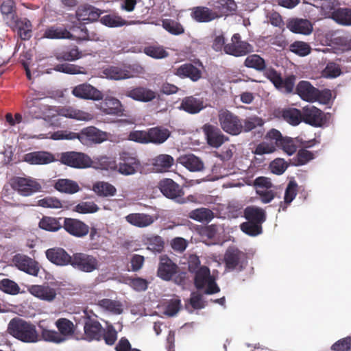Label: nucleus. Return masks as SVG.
I'll use <instances>...</instances> for the list:
<instances>
[{"label":"nucleus","mask_w":351,"mask_h":351,"mask_svg":"<svg viewBox=\"0 0 351 351\" xmlns=\"http://www.w3.org/2000/svg\"><path fill=\"white\" fill-rule=\"evenodd\" d=\"M8 332L16 339L25 343H35L39 340L36 327L21 318H14L8 324Z\"/></svg>","instance_id":"nucleus-1"},{"label":"nucleus","mask_w":351,"mask_h":351,"mask_svg":"<svg viewBox=\"0 0 351 351\" xmlns=\"http://www.w3.org/2000/svg\"><path fill=\"white\" fill-rule=\"evenodd\" d=\"M70 265L78 271L91 273L99 269L100 263L97 258L92 254L75 252L72 255Z\"/></svg>","instance_id":"nucleus-2"},{"label":"nucleus","mask_w":351,"mask_h":351,"mask_svg":"<svg viewBox=\"0 0 351 351\" xmlns=\"http://www.w3.org/2000/svg\"><path fill=\"white\" fill-rule=\"evenodd\" d=\"M12 189L19 195L27 197L40 191V182L31 177H15L11 181Z\"/></svg>","instance_id":"nucleus-3"},{"label":"nucleus","mask_w":351,"mask_h":351,"mask_svg":"<svg viewBox=\"0 0 351 351\" xmlns=\"http://www.w3.org/2000/svg\"><path fill=\"white\" fill-rule=\"evenodd\" d=\"M84 334L81 339L88 341L101 340L104 328L97 320V316L95 315L94 317H91L87 311H84Z\"/></svg>","instance_id":"nucleus-4"},{"label":"nucleus","mask_w":351,"mask_h":351,"mask_svg":"<svg viewBox=\"0 0 351 351\" xmlns=\"http://www.w3.org/2000/svg\"><path fill=\"white\" fill-rule=\"evenodd\" d=\"M219 121L221 128L231 135H238L243 132V124L238 116L228 110L219 112Z\"/></svg>","instance_id":"nucleus-5"},{"label":"nucleus","mask_w":351,"mask_h":351,"mask_svg":"<svg viewBox=\"0 0 351 351\" xmlns=\"http://www.w3.org/2000/svg\"><path fill=\"white\" fill-rule=\"evenodd\" d=\"M60 161L62 164L75 169H86L93 164L88 155L73 151L61 153Z\"/></svg>","instance_id":"nucleus-6"},{"label":"nucleus","mask_w":351,"mask_h":351,"mask_svg":"<svg viewBox=\"0 0 351 351\" xmlns=\"http://www.w3.org/2000/svg\"><path fill=\"white\" fill-rule=\"evenodd\" d=\"M253 51V46L247 41L242 40L239 33L234 34L230 43H227L224 47L225 53L234 57L244 56Z\"/></svg>","instance_id":"nucleus-7"},{"label":"nucleus","mask_w":351,"mask_h":351,"mask_svg":"<svg viewBox=\"0 0 351 351\" xmlns=\"http://www.w3.org/2000/svg\"><path fill=\"white\" fill-rule=\"evenodd\" d=\"M223 261L226 269L241 271L247 264L246 254L235 247H229L224 254Z\"/></svg>","instance_id":"nucleus-8"},{"label":"nucleus","mask_w":351,"mask_h":351,"mask_svg":"<svg viewBox=\"0 0 351 351\" xmlns=\"http://www.w3.org/2000/svg\"><path fill=\"white\" fill-rule=\"evenodd\" d=\"M141 167L139 160L129 153L123 152L119 158L116 169L122 175L130 176L135 174Z\"/></svg>","instance_id":"nucleus-9"},{"label":"nucleus","mask_w":351,"mask_h":351,"mask_svg":"<svg viewBox=\"0 0 351 351\" xmlns=\"http://www.w3.org/2000/svg\"><path fill=\"white\" fill-rule=\"evenodd\" d=\"M76 138L84 145L101 143L106 140L107 133L93 126L87 127L76 133Z\"/></svg>","instance_id":"nucleus-10"},{"label":"nucleus","mask_w":351,"mask_h":351,"mask_svg":"<svg viewBox=\"0 0 351 351\" xmlns=\"http://www.w3.org/2000/svg\"><path fill=\"white\" fill-rule=\"evenodd\" d=\"M62 228L69 234L77 238L84 237L89 232V227L87 224L74 218H64Z\"/></svg>","instance_id":"nucleus-11"},{"label":"nucleus","mask_w":351,"mask_h":351,"mask_svg":"<svg viewBox=\"0 0 351 351\" xmlns=\"http://www.w3.org/2000/svg\"><path fill=\"white\" fill-rule=\"evenodd\" d=\"M207 143L215 148L219 147L228 138L217 126L206 123L202 127Z\"/></svg>","instance_id":"nucleus-12"},{"label":"nucleus","mask_w":351,"mask_h":351,"mask_svg":"<svg viewBox=\"0 0 351 351\" xmlns=\"http://www.w3.org/2000/svg\"><path fill=\"white\" fill-rule=\"evenodd\" d=\"M302 121L315 127H321L324 124L325 115L324 112L315 106H306L302 112Z\"/></svg>","instance_id":"nucleus-13"},{"label":"nucleus","mask_w":351,"mask_h":351,"mask_svg":"<svg viewBox=\"0 0 351 351\" xmlns=\"http://www.w3.org/2000/svg\"><path fill=\"white\" fill-rule=\"evenodd\" d=\"M160 192L166 197L176 199L184 195V191L181 186L170 178H164L158 183Z\"/></svg>","instance_id":"nucleus-14"},{"label":"nucleus","mask_w":351,"mask_h":351,"mask_svg":"<svg viewBox=\"0 0 351 351\" xmlns=\"http://www.w3.org/2000/svg\"><path fill=\"white\" fill-rule=\"evenodd\" d=\"M178 267L167 255L160 257L157 276L163 280L169 281L177 273Z\"/></svg>","instance_id":"nucleus-15"},{"label":"nucleus","mask_w":351,"mask_h":351,"mask_svg":"<svg viewBox=\"0 0 351 351\" xmlns=\"http://www.w3.org/2000/svg\"><path fill=\"white\" fill-rule=\"evenodd\" d=\"M9 26L18 32L19 37L24 40H28L32 36V23L26 18H19L18 16H12V21L7 22Z\"/></svg>","instance_id":"nucleus-16"},{"label":"nucleus","mask_w":351,"mask_h":351,"mask_svg":"<svg viewBox=\"0 0 351 351\" xmlns=\"http://www.w3.org/2000/svg\"><path fill=\"white\" fill-rule=\"evenodd\" d=\"M14 265L21 271L36 276L39 272L38 263L26 255L18 254L13 258Z\"/></svg>","instance_id":"nucleus-17"},{"label":"nucleus","mask_w":351,"mask_h":351,"mask_svg":"<svg viewBox=\"0 0 351 351\" xmlns=\"http://www.w3.org/2000/svg\"><path fill=\"white\" fill-rule=\"evenodd\" d=\"M28 291L34 297L49 302H53L57 295L56 289L47 283L31 285L28 287Z\"/></svg>","instance_id":"nucleus-18"},{"label":"nucleus","mask_w":351,"mask_h":351,"mask_svg":"<svg viewBox=\"0 0 351 351\" xmlns=\"http://www.w3.org/2000/svg\"><path fill=\"white\" fill-rule=\"evenodd\" d=\"M99 109L106 114L123 116L124 108L121 101L114 97H107L99 105Z\"/></svg>","instance_id":"nucleus-19"},{"label":"nucleus","mask_w":351,"mask_h":351,"mask_svg":"<svg viewBox=\"0 0 351 351\" xmlns=\"http://www.w3.org/2000/svg\"><path fill=\"white\" fill-rule=\"evenodd\" d=\"M125 95L135 101L147 103L156 99L157 93L145 86H136L128 90Z\"/></svg>","instance_id":"nucleus-20"},{"label":"nucleus","mask_w":351,"mask_h":351,"mask_svg":"<svg viewBox=\"0 0 351 351\" xmlns=\"http://www.w3.org/2000/svg\"><path fill=\"white\" fill-rule=\"evenodd\" d=\"M72 93L76 97L85 99L100 100L103 97L101 91L88 84H82L76 86L73 89Z\"/></svg>","instance_id":"nucleus-21"},{"label":"nucleus","mask_w":351,"mask_h":351,"mask_svg":"<svg viewBox=\"0 0 351 351\" xmlns=\"http://www.w3.org/2000/svg\"><path fill=\"white\" fill-rule=\"evenodd\" d=\"M45 254L47 259L56 265L66 266L71 265L72 256L69 255L63 248H50L46 251Z\"/></svg>","instance_id":"nucleus-22"},{"label":"nucleus","mask_w":351,"mask_h":351,"mask_svg":"<svg viewBox=\"0 0 351 351\" xmlns=\"http://www.w3.org/2000/svg\"><path fill=\"white\" fill-rule=\"evenodd\" d=\"M296 93L306 101L313 102L317 100L319 90L308 81H300L295 88Z\"/></svg>","instance_id":"nucleus-23"},{"label":"nucleus","mask_w":351,"mask_h":351,"mask_svg":"<svg viewBox=\"0 0 351 351\" xmlns=\"http://www.w3.org/2000/svg\"><path fill=\"white\" fill-rule=\"evenodd\" d=\"M173 74L180 78H189L193 82H197L202 77V71L191 63H184L173 69Z\"/></svg>","instance_id":"nucleus-24"},{"label":"nucleus","mask_w":351,"mask_h":351,"mask_svg":"<svg viewBox=\"0 0 351 351\" xmlns=\"http://www.w3.org/2000/svg\"><path fill=\"white\" fill-rule=\"evenodd\" d=\"M212 7L217 15V19L234 14L237 9V5L234 0L213 1Z\"/></svg>","instance_id":"nucleus-25"},{"label":"nucleus","mask_w":351,"mask_h":351,"mask_svg":"<svg viewBox=\"0 0 351 351\" xmlns=\"http://www.w3.org/2000/svg\"><path fill=\"white\" fill-rule=\"evenodd\" d=\"M191 17L197 23H209L217 19L213 8L206 6H196L191 9Z\"/></svg>","instance_id":"nucleus-26"},{"label":"nucleus","mask_w":351,"mask_h":351,"mask_svg":"<svg viewBox=\"0 0 351 351\" xmlns=\"http://www.w3.org/2000/svg\"><path fill=\"white\" fill-rule=\"evenodd\" d=\"M173 165V158L171 155L166 154H158L151 160V165L156 173L168 172Z\"/></svg>","instance_id":"nucleus-27"},{"label":"nucleus","mask_w":351,"mask_h":351,"mask_svg":"<svg viewBox=\"0 0 351 351\" xmlns=\"http://www.w3.org/2000/svg\"><path fill=\"white\" fill-rule=\"evenodd\" d=\"M147 134L149 143L160 145L170 137L171 132L163 126H156L147 129Z\"/></svg>","instance_id":"nucleus-28"},{"label":"nucleus","mask_w":351,"mask_h":351,"mask_svg":"<svg viewBox=\"0 0 351 351\" xmlns=\"http://www.w3.org/2000/svg\"><path fill=\"white\" fill-rule=\"evenodd\" d=\"M24 160L31 165H47L55 160L54 156L47 152L38 151L26 154Z\"/></svg>","instance_id":"nucleus-29"},{"label":"nucleus","mask_w":351,"mask_h":351,"mask_svg":"<svg viewBox=\"0 0 351 351\" xmlns=\"http://www.w3.org/2000/svg\"><path fill=\"white\" fill-rule=\"evenodd\" d=\"M102 74L108 79L121 80L134 77L131 71L118 66H108L102 71Z\"/></svg>","instance_id":"nucleus-30"},{"label":"nucleus","mask_w":351,"mask_h":351,"mask_svg":"<svg viewBox=\"0 0 351 351\" xmlns=\"http://www.w3.org/2000/svg\"><path fill=\"white\" fill-rule=\"evenodd\" d=\"M205 108L202 98L193 96L184 97L181 102L180 108L189 114H197Z\"/></svg>","instance_id":"nucleus-31"},{"label":"nucleus","mask_w":351,"mask_h":351,"mask_svg":"<svg viewBox=\"0 0 351 351\" xmlns=\"http://www.w3.org/2000/svg\"><path fill=\"white\" fill-rule=\"evenodd\" d=\"M330 18L341 26H351V8L339 7L330 12Z\"/></svg>","instance_id":"nucleus-32"},{"label":"nucleus","mask_w":351,"mask_h":351,"mask_svg":"<svg viewBox=\"0 0 351 351\" xmlns=\"http://www.w3.org/2000/svg\"><path fill=\"white\" fill-rule=\"evenodd\" d=\"M100 15V10L90 5H81L76 11V16L79 21H95L99 18Z\"/></svg>","instance_id":"nucleus-33"},{"label":"nucleus","mask_w":351,"mask_h":351,"mask_svg":"<svg viewBox=\"0 0 351 351\" xmlns=\"http://www.w3.org/2000/svg\"><path fill=\"white\" fill-rule=\"evenodd\" d=\"M287 28L293 33L307 35L312 30L311 22L307 19H293L287 23Z\"/></svg>","instance_id":"nucleus-34"},{"label":"nucleus","mask_w":351,"mask_h":351,"mask_svg":"<svg viewBox=\"0 0 351 351\" xmlns=\"http://www.w3.org/2000/svg\"><path fill=\"white\" fill-rule=\"evenodd\" d=\"M277 116L292 125H298L302 121V112L295 108L282 109L278 111Z\"/></svg>","instance_id":"nucleus-35"},{"label":"nucleus","mask_w":351,"mask_h":351,"mask_svg":"<svg viewBox=\"0 0 351 351\" xmlns=\"http://www.w3.org/2000/svg\"><path fill=\"white\" fill-rule=\"evenodd\" d=\"M125 219L130 224L138 228L149 226L154 221L152 216L145 213H130Z\"/></svg>","instance_id":"nucleus-36"},{"label":"nucleus","mask_w":351,"mask_h":351,"mask_svg":"<svg viewBox=\"0 0 351 351\" xmlns=\"http://www.w3.org/2000/svg\"><path fill=\"white\" fill-rule=\"evenodd\" d=\"M264 123L263 119L256 115L247 117L242 121L243 132H249L258 128V136L261 137L263 135Z\"/></svg>","instance_id":"nucleus-37"},{"label":"nucleus","mask_w":351,"mask_h":351,"mask_svg":"<svg viewBox=\"0 0 351 351\" xmlns=\"http://www.w3.org/2000/svg\"><path fill=\"white\" fill-rule=\"evenodd\" d=\"M143 243L146 245L147 249L154 253H160L165 248V241L159 235L149 234L145 236Z\"/></svg>","instance_id":"nucleus-38"},{"label":"nucleus","mask_w":351,"mask_h":351,"mask_svg":"<svg viewBox=\"0 0 351 351\" xmlns=\"http://www.w3.org/2000/svg\"><path fill=\"white\" fill-rule=\"evenodd\" d=\"M179 162L191 171H200L204 169V162L194 154H187L179 158Z\"/></svg>","instance_id":"nucleus-39"},{"label":"nucleus","mask_w":351,"mask_h":351,"mask_svg":"<svg viewBox=\"0 0 351 351\" xmlns=\"http://www.w3.org/2000/svg\"><path fill=\"white\" fill-rule=\"evenodd\" d=\"M244 217L248 221L262 225L266 220V213L261 208L247 206L244 210Z\"/></svg>","instance_id":"nucleus-40"},{"label":"nucleus","mask_w":351,"mask_h":351,"mask_svg":"<svg viewBox=\"0 0 351 351\" xmlns=\"http://www.w3.org/2000/svg\"><path fill=\"white\" fill-rule=\"evenodd\" d=\"M54 188L59 192L74 194L80 190L77 182L69 179H58L54 184Z\"/></svg>","instance_id":"nucleus-41"},{"label":"nucleus","mask_w":351,"mask_h":351,"mask_svg":"<svg viewBox=\"0 0 351 351\" xmlns=\"http://www.w3.org/2000/svg\"><path fill=\"white\" fill-rule=\"evenodd\" d=\"M55 324L58 332L62 335V338H66L67 340L74 335L75 326L71 320L66 318H60L56 320Z\"/></svg>","instance_id":"nucleus-42"},{"label":"nucleus","mask_w":351,"mask_h":351,"mask_svg":"<svg viewBox=\"0 0 351 351\" xmlns=\"http://www.w3.org/2000/svg\"><path fill=\"white\" fill-rule=\"evenodd\" d=\"M81 51L76 46L65 47L55 53L56 58L59 61H74L81 58Z\"/></svg>","instance_id":"nucleus-43"},{"label":"nucleus","mask_w":351,"mask_h":351,"mask_svg":"<svg viewBox=\"0 0 351 351\" xmlns=\"http://www.w3.org/2000/svg\"><path fill=\"white\" fill-rule=\"evenodd\" d=\"M188 217L202 223H208L214 218V213L207 208H199L189 212Z\"/></svg>","instance_id":"nucleus-44"},{"label":"nucleus","mask_w":351,"mask_h":351,"mask_svg":"<svg viewBox=\"0 0 351 351\" xmlns=\"http://www.w3.org/2000/svg\"><path fill=\"white\" fill-rule=\"evenodd\" d=\"M41 339L45 341L51 342L53 343H61L66 341V338H62V335L55 330H50L44 327L40 323L38 325Z\"/></svg>","instance_id":"nucleus-45"},{"label":"nucleus","mask_w":351,"mask_h":351,"mask_svg":"<svg viewBox=\"0 0 351 351\" xmlns=\"http://www.w3.org/2000/svg\"><path fill=\"white\" fill-rule=\"evenodd\" d=\"M43 36L45 38L49 39H64L72 37L71 32L65 27L55 25L47 27Z\"/></svg>","instance_id":"nucleus-46"},{"label":"nucleus","mask_w":351,"mask_h":351,"mask_svg":"<svg viewBox=\"0 0 351 351\" xmlns=\"http://www.w3.org/2000/svg\"><path fill=\"white\" fill-rule=\"evenodd\" d=\"M212 277L209 268L206 266H202L195 273L194 285L195 287L197 289H202Z\"/></svg>","instance_id":"nucleus-47"},{"label":"nucleus","mask_w":351,"mask_h":351,"mask_svg":"<svg viewBox=\"0 0 351 351\" xmlns=\"http://www.w3.org/2000/svg\"><path fill=\"white\" fill-rule=\"evenodd\" d=\"M93 190L101 197L114 196L117 193L116 188L111 184L106 182H97L94 184Z\"/></svg>","instance_id":"nucleus-48"},{"label":"nucleus","mask_w":351,"mask_h":351,"mask_svg":"<svg viewBox=\"0 0 351 351\" xmlns=\"http://www.w3.org/2000/svg\"><path fill=\"white\" fill-rule=\"evenodd\" d=\"M62 218L56 219L51 217H43L39 221V227L47 231L56 232L61 229L63 224L60 222Z\"/></svg>","instance_id":"nucleus-49"},{"label":"nucleus","mask_w":351,"mask_h":351,"mask_svg":"<svg viewBox=\"0 0 351 351\" xmlns=\"http://www.w3.org/2000/svg\"><path fill=\"white\" fill-rule=\"evenodd\" d=\"M97 305L101 308L116 315H119L123 312L122 304L117 300L104 298L99 300Z\"/></svg>","instance_id":"nucleus-50"},{"label":"nucleus","mask_w":351,"mask_h":351,"mask_svg":"<svg viewBox=\"0 0 351 351\" xmlns=\"http://www.w3.org/2000/svg\"><path fill=\"white\" fill-rule=\"evenodd\" d=\"M243 64L245 66L254 69L258 71H262L265 69V61L258 54H251L247 56Z\"/></svg>","instance_id":"nucleus-51"},{"label":"nucleus","mask_w":351,"mask_h":351,"mask_svg":"<svg viewBox=\"0 0 351 351\" xmlns=\"http://www.w3.org/2000/svg\"><path fill=\"white\" fill-rule=\"evenodd\" d=\"M298 185L295 180H290L287 186L284 197V202H280V207L285 210L287 206L283 207V204H289L296 197L298 194Z\"/></svg>","instance_id":"nucleus-52"},{"label":"nucleus","mask_w":351,"mask_h":351,"mask_svg":"<svg viewBox=\"0 0 351 351\" xmlns=\"http://www.w3.org/2000/svg\"><path fill=\"white\" fill-rule=\"evenodd\" d=\"M143 52L147 56L154 59H162L169 56V53L163 46L152 45L144 47Z\"/></svg>","instance_id":"nucleus-53"},{"label":"nucleus","mask_w":351,"mask_h":351,"mask_svg":"<svg viewBox=\"0 0 351 351\" xmlns=\"http://www.w3.org/2000/svg\"><path fill=\"white\" fill-rule=\"evenodd\" d=\"M65 203L55 197H45L39 199L37 205L46 208H69Z\"/></svg>","instance_id":"nucleus-54"},{"label":"nucleus","mask_w":351,"mask_h":351,"mask_svg":"<svg viewBox=\"0 0 351 351\" xmlns=\"http://www.w3.org/2000/svg\"><path fill=\"white\" fill-rule=\"evenodd\" d=\"M162 26L166 31L173 35H180L184 32L183 26L179 22L172 19H163Z\"/></svg>","instance_id":"nucleus-55"},{"label":"nucleus","mask_w":351,"mask_h":351,"mask_svg":"<svg viewBox=\"0 0 351 351\" xmlns=\"http://www.w3.org/2000/svg\"><path fill=\"white\" fill-rule=\"evenodd\" d=\"M0 10L8 21H12V16H17L15 2L13 0H3L0 6Z\"/></svg>","instance_id":"nucleus-56"},{"label":"nucleus","mask_w":351,"mask_h":351,"mask_svg":"<svg viewBox=\"0 0 351 351\" xmlns=\"http://www.w3.org/2000/svg\"><path fill=\"white\" fill-rule=\"evenodd\" d=\"M285 136H283L281 132L274 128L269 130L265 136V140L269 142L270 144L273 145L275 150L279 149L280 146L282 145V141Z\"/></svg>","instance_id":"nucleus-57"},{"label":"nucleus","mask_w":351,"mask_h":351,"mask_svg":"<svg viewBox=\"0 0 351 351\" xmlns=\"http://www.w3.org/2000/svg\"><path fill=\"white\" fill-rule=\"evenodd\" d=\"M0 290L10 295H16L20 292V287L14 281L4 278L0 281Z\"/></svg>","instance_id":"nucleus-58"},{"label":"nucleus","mask_w":351,"mask_h":351,"mask_svg":"<svg viewBox=\"0 0 351 351\" xmlns=\"http://www.w3.org/2000/svg\"><path fill=\"white\" fill-rule=\"evenodd\" d=\"M241 230L252 237H255L262 232V225L252 221L243 222L240 225Z\"/></svg>","instance_id":"nucleus-59"},{"label":"nucleus","mask_w":351,"mask_h":351,"mask_svg":"<svg viewBox=\"0 0 351 351\" xmlns=\"http://www.w3.org/2000/svg\"><path fill=\"white\" fill-rule=\"evenodd\" d=\"M298 142V138L285 136L282 141V145L280 146L279 149H282L288 155L291 156L297 151Z\"/></svg>","instance_id":"nucleus-60"},{"label":"nucleus","mask_w":351,"mask_h":351,"mask_svg":"<svg viewBox=\"0 0 351 351\" xmlns=\"http://www.w3.org/2000/svg\"><path fill=\"white\" fill-rule=\"evenodd\" d=\"M263 75L267 78L276 88L280 86L282 82V76L280 73L278 72L274 68L269 66L263 70Z\"/></svg>","instance_id":"nucleus-61"},{"label":"nucleus","mask_w":351,"mask_h":351,"mask_svg":"<svg viewBox=\"0 0 351 351\" xmlns=\"http://www.w3.org/2000/svg\"><path fill=\"white\" fill-rule=\"evenodd\" d=\"M99 208L94 202H82L75 206L73 210L81 213H94L99 210Z\"/></svg>","instance_id":"nucleus-62"},{"label":"nucleus","mask_w":351,"mask_h":351,"mask_svg":"<svg viewBox=\"0 0 351 351\" xmlns=\"http://www.w3.org/2000/svg\"><path fill=\"white\" fill-rule=\"evenodd\" d=\"M100 21L102 24L110 27H121L126 23L121 17L110 14L102 16Z\"/></svg>","instance_id":"nucleus-63"},{"label":"nucleus","mask_w":351,"mask_h":351,"mask_svg":"<svg viewBox=\"0 0 351 351\" xmlns=\"http://www.w3.org/2000/svg\"><path fill=\"white\" fill-rule=\"evenodd\" d=\"M330 349L332 351H351V336L337 341L331 346Z\"/></svg>","instance_id":"nucleus-64"}]
</instances>
